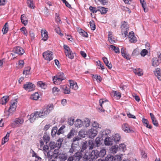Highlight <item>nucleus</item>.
I'll use <instances>...</instances> for the list:
<instances>
[{
  "label": "nucleus",
  "instance_id": "obj_1",
  "mask_svg": "<svg viewBox=\"0 0 161 161\" xmlns=\"http://www.w3.org/2000/svg\"><path fill=\"white\" fill-rule=\"evenodd\" d=\"M53 108V104H49L44 107L42 112H38L40 115V118H44L48 114Z\"/></svg>",
  "mask_w": 161,
  "mask_h": 161
},
{
  "label": "nucleus",
  "instance_id": "obj_2",
  "mask_svg": "<svg viewBox=\"0 0 161 161\" xmlns=\"http://www.w3.org/2000/svg\"><path fill=\"white\" fill-rule=\"evenodd\" d=\"M63 141L62 139H59L57 141L56 143L54 142H51L49 143V147L51 149H54L57 147L58 149L60 148L62 144V142Z\"/></svg>",
  "mask_w": 161,
  "mask_h": 161
},
{
  "label": "nucleus",
  "instance_id": "obj_3",
  "mask_svg": "<svg viewBox=\"0 0 161 161\" xmlns=\"http://www.w3.org/2000/svg\"><path fill=\"white\" fill-rule=\"evenodd\" d=\"M24 120L23 119L21 118H17L15 119L11 124V126L12 127H16L22 125L23 123Z\"/></svg>",
  "mask_w": 161,
  "mask_h": 161
},
{
  "label": "nucleus",
  "instance_id": "obj_4",
  "mask_svg": "<svg viewBox=\"0 0 161 161\" xmlns=\"http://www.w3.org/2000/svg\"><path fill=\"white\" fill-rule=\"evenodd\" d=\"M53 53L50 51L45 52L43 53V56L44 58L49 61L52 60Z\"/></svg>",
  "mask_w": 161,
  "mask_h": 161
},
{
  "label": "nucleus",
  "instance_id": "obj_5",
  "mask_svg": "<svg viewBox=\"0 0 161 161\" xmlns=\"http://www.w3.org/2000/svg\"><path fill=\"white\" fill-rule=\"evenodd\" d=\"M23 88L25 90L28 92L34 90L35 88V86L32 83L30 82H26L24 85Z\"/></svg>",
  "mask_w": 161,
  "mask_h": 161
},
{
  "label": "nucleus",
  "instance_id": "obj_6",
  "mask_svg": "<svg viewBox=\"0 0 161 161\" xmlns=\"http://www.w3.org/2000/svg\"><path fill=\"white\" fill-rule=\"evenodd\" d=\"M87 134L91 138H93L97 134V131L93 129H89L87 131Z\"/></svg>",
  "mask_w": 161,
  "mask_h": 161
},
{
  "label": "nucleus",
  "instance_id": "obj_7",
  "mask_svg": "<svg viewBox=\"0 0 161 161\" xmlns=\"http://www.w3.org/2000/svg\"><path fill=\"white\" fill-rule=\"evenodd\" d=\"M121 32L128 31L129 30V26L127 22L125 21L121 22Z\"/></svg>",
  "mask_w": 161,
  "mask_h": 161
},
{
  "label": "nucleus",
  "instance_id": "obj_8",
  "mask_svg": "<svg viewBox=\"0 0 161 161\" xmlns=\"http://www.w3.org/2000/svg\"><path fill=\"white\" fill-rule=\"evenodd\" d=\"M122 128L123 130L126 133L133 132L134 131L131 129L129 125L127 124H124L122 126Z\"/></svg>",
  "mask_w": 161,
  "mask_h": 161
},
{
  "label": "nucleus",
  "instance_id": "obj_9",
  "mask_svg": "<svg viewBox=\"0 0 161 161\" xmlns=\"http://www.w3.org/2000/svg\"><path fill=\"white\" fill-rule=\"evenodd\" d=\"M40 115L38 112H36L30 115V118L29 119L31 122L32 123L37 118H40Z\"/></svg>",
  "mask_w": 161,
  "mask_h": 161
},
{
  "label": "nucleus",
  "instance_id": "obj_10",
  "mask_svg": "<svg viewBox=\"0 0 161 161\" xmlns=\"http://www.w3.org/2000/svg\"><path fill=\"white\" fill-rule=\"evenodd\" d=\"M83 155L80 152H77L72 156L75 161H79L82 158Z\"/></svg>",
  "mask_w": 161,
  "mask_h": 161
},
{
  "label": "nucleus",
  "instance_id": "obj_11",
  "mask_svg": "<svg viewBox=\"0 0 161 161\" xmlns=\"http://www.w3.org/2000/svg\"><path fill=\"white\" fill-rule=\"evenodd\" d=\"M14 51L15 53L19 55H22L25 52L24 50L19 46H17L14 48Z\"/></svg>",
  "mask_w": 161,
  "mask_h": 161
},
{
  "label": "nucleus",
  "instance_id": "obj_12",
  "mask_svg": "<svg viewBox=\"0 0 161 161\" xmlns=\"http://www.w3.org/2000/svg\"><path fill=\"white\" fill-rule=\"evenodd\" d=\"M70 88L76 90L78 88L77 83L73 80H69Z\"/></svg>",
  "mask_w": 161,
  "mask_h": 161
},
{
  "label": "nucleus",
  "instance_id": "obj_13",
  "mask_svg": "<svg viewBox=\"0 0 161 161\" xmlns=\"http://www.w3.org/2000/svg\"><path fill=\"white\" fill-rule=\"evenodd\" d=\"M42 40H47L48 37L47 32L45 29H42L41 31Z\"/></svg>",
  "mask_w": 161,
  "mask_h": 161
},
{
  "label": "nucleus",
  "instance_id": "obj_14",
  "mask_svg": "<svg viewBox=\"0 0 161 161\" xmlns=\"http://www.w3.org/2000/svg\"><path fill=\"white\" fill-rule=\"evenodd\" d=\"M90 157L92 159H96L99 155L98 154V151L97 150H93L90 154Z\"/></svg>",
  "mask_w": 161,
  "mask_h": 161
},
{
  "label": "nucleus",
  "instance_id": "obj_15",
  "mask_svg": "<svg viewBox=\"0 0 161 161\" xmlns=\"http://www.w3.org/2000/svg\"><path fill=\"white\" fill-rule=\"evenodd\" d=\"M60 88L65 94H69L70 92V89L68 88L66 85L61 86Z\"/></svg>",
  "mask_w": 161,
  "mask_h": 161
},
{
  "label": "nucleus",
  "instance_id": "obj_16",
  "mask_svg": "<svg viewBox=\"0 0 161 161\" xmlns=\"http://www.w3.org/2000/svg\"><path fill=\"white\" fill-rule=\"evenodd\" d=\"M104 142L106 145H112L114 143V141L112 138L108 137L105 139Z\"/></svg>",
  "mask_w": 161,
  "mask_h": 161
},
{
  "label": "nucleus",
  "instance_id": "obj_17",
  "mask_svg": "<svg viewBox=\"0 0 161 161\" xmlns=\"http://www.w3.org/2000/svg\"><path fill=\"white\" fill-rule=\"evenodd\" d=\"M17 105L16 102H14L12 103L9 108L8 111L10 113H12L15 111L16 109Z\"/></svg>",
  "mask_w": 161,
  "mask_h": 161
},
{
  "label": "nucleus",
  "instance_id": "obj_18",
  "mask_svg": "<svg viewBox=\"0 0 161 161\" xmlns=\"http://www.w3.org/2000/svg\"><path fill=\"white\" fill-rule=\"evenodd\" d=\"M155 75L157 78L160 80H161V72L160 69L157 68L154 71Z\"/></svg>",
  "mask_w": 161,
  "mask_h": 161
},
{
  "label": "nucleus",
  "instance_id": "obj_19",
  "mask_svg": "<svg viewBox=\"0 0 161 161\" xmlns=\"http://www.w3.org/2000/svg\"><path fill=\"white\" fill-rule=\"evenodd\" d=\"M53 80L54 84L58 85L60 84L63 80L61 79V78H59L55 76L53 77Z\"/></svg>",
  "mask_w": 161,
  "mask_h": 161
},
{
  "label": "nucleus",
  "instance_id": "obj_20",
  "mask_svg": "<svg viewBox=\"0 0 161 161\" xmlns=\"http://www.w3.org/2000/svg\"><path fill=\"white\" fill-rule=\"evenodd\" d=\"M9 97L5 96L2 97L0 99V103L2 104H5L9 100Z\"/></svg>",
  "mask_w": 161,
  "mask_h": 161
},
{
  "label": "nucleus",
  "instance_id": "obj_21",
  "mask_svg": "<svg viewBox=\"0 0 161 161\" xmlns=\"http://www.w3.org/2000/svg\"><path fill=\"white\" fill-rule=\"evenodd\" d=\"M152 65L156 67L159 65L161 61L158 59L157 58H154L152 59Z\"/></svg>",
  "mask_w": 161,
  "mask_h": 161
},
{
  "label": "nucleus",
  "instance_id": "obj_22",
  "mask_svg": "<svg viewBox=\"0 0 161 161\" xmlns=\"http://www.w3.org/2000/svg\"><path fill=\"white\" fill-rule=\"evenodd\" d=\"M142 122L144 125L147 128L151 129L152 128V126L149 124V122L148 120L145 119H142Z\"/></svg>",
  "mask_w": 161,
  "mask_h": 161
},
{
  "label": "nucleus",
  "instance_id": "obj_23",
  "mask_svg": "<svg viewBox=\"0 0 161 161\" xmlns=\"http://www.w3.org/2000/svg\"><path fill=\"white\" fill-rule=\"evenodd\" d=\"M97 8L98 11H99L102 14H106L108 10V8L104 7H98Z\"/></svg>",
  "mask_w": 161,
  "mask_h": 161
},
{
  "label": "nucleus",
  "instance_id": "obj_24",
  "mask_svg": "<svg viewBox=\"0 0 161 161\" xmlns=\"http://www.w3.org/2000/svg\"><path fill=\"white\" fill-rule=\"evenodd\" d=\"M103 60L106 65L108 66L109 69H111L112 66V65L111 63H109L107 58L106 57H103Z\"/></svg>",
  "mask_w": 161,
  "mask_h": 161
},
{
  "label": "nucleus",
  "instance_id": "obj_25",
  "mask_svg": "<svg viewBox=\"0 0 161 161\" xmlns=\"http://www.w3.org/2000/svg\"><path fill=\"white\" fill-rule=\"evenodd\" d=\"M133 72L136 75L138 76H141L143 74L142 70L140 68L134 69Z\"/></svg>",
  "mask_w": 161,
  "mask_h": 161
},
{
  "label": "nucleus",
  "instance_id": "obj_26",
  "mask_svg": "<svg viewBox=\"0 0 161 161\" xmlns=\"http://www.w3.org/2000/svg\"><path fill=\"white\" fill-rule=\"evenodd\" d=\"M106 151L104 148H102L100 150L99 152L98 151V154L99 155V157H103L106 154Z\"/></svg>",
  "mask_w": 161,
  "mask_h": 161
},
{
  "label": "nucleus",
  "instance_id": "obj_27",
  "mask_svg": "<svg viewBox=\"0 0 161 161\" xmlns=\"http://www.w3.org/2000/svg\"><path fill=\"white\" fill-rule=\"evenodd\" d=\"M128 38L130 40H137V38L134 35V33L133 31L130 32Z\"/></svg>",
  "mask_w": 161,
  "mask_h": 161
},
{
  "label": "nucleus",
  "instance_id": "obj_28",
  "mask_svg": "<svg viewBox=\"0 0 161 161\" xmlns=\"http://www.w3.org/2000/svg\"><path fill=\"white\" fill-rule=\"evenodd\" d=\"M109 47L112 50L114 51L115 53H120L119 49V47L113 45H109Z\"/></svg>",
  "mask_w": 161,
  "mask_h": 161
},
{
  "label": "nucleus",
  "instance_id": "obj_29",
  "mask_svg": "<svg viewBox=\"0 0 161 161\" xmlns=\"http://www.w3.org/2000/svg\"><path fill=\"white\" fill-rule=\"evenodd\" d=\"M21 20L22 23L25 26L27 24V20L26 19V17L24 14H22L21 15Z\"/></svg>",
  "mask_w": 161,
  "mask_h": 161
},
{
  "label": "nucleus",
  "instance_id": "obj_30",
  "mask_svg": "<svg viewBox=\"0 0 161 161\" xmlns=\"http://www.w3.org/2000/svg\"><path fill=\"white\" fill-rule=\"evenodd\" d=\"M90 120L88 118H86L84 119L83 124L85 127H87L90 125Z\"/></svg>",
  "mask_w": 161,
  "mask_h": 161
},
{
  "label": "nucleus",
  "instance_id": "obj_31",
  "mask_svg": "<svg viewBox=\"0 0 161 161\" xmlns=\"http://www.w3.org/2000/svg\"><path fill=\"white\" fill-rule=\"evenodd\" d=\"M113 137L112 139H113L114 142H119L120 140V136L119 134H115L113 136Z\"/></svg>",
  "mask_w": 161,
  "mask_h": 161
},
{
  "label": "nucleus",
  "instance_id": "obj_32",
  "mask_svg": "<svg viewBox=\"0 0 161 161\" xmlns=\"http://www.w3.org/2000/svg\"><path fill=\"white\" fill-rule=\"evenodd\" d=\"M27 4L28 6L32 9H34L35 7L33 0H27Z\"/></svg>",
  "mask_w": 161,
  "mask_h": 161
},
{
  "label": "nucleus",
  "instance_id": "obj_33",
  "mask_svg": "<svg viewBox=\"0 0 161 161\" xmlns=\"http://www.w3.org/2000/svg\"><path fill=\"white\" fill-rule=\"evenodd\" d=\"M58 158L63 161H65L67 159V157L65 154L59 153L58 154Z\"/></svg>",
  "mask_w": 161,
  "mask_h": 161
},
{
  "label": "nucleus",
  "instance_id": "obj_34",
  "mask_svg": "<svg viewBox=\"0 0 161 161\" xmlns=\"http://www.w3.org/2000/svg\"><path fill=\"white\" fill-rule=\"evenodd\" d=\"M9 133L8 132L6 136L2 139V145H3L6 142L8 141V137L9 136Z\"/></svg>",
  "mask_w": 161,
  "mask_h": 161
},
{
  "label": "nucleus",
  "instance_id": "obj_35",
  "mask_svg": "<svg viewBox=\"0 0 161 161\" xmlns=\"http://www.w3.org/2000/svg\"><path fill=\"white\" fill-rule=\"evenodd\" d=\"M75 125L76 127H80L82 126V121L80 119H77L75 122Z\"/></svg>",
  "mask_w": 161,
  "mask_h": 161
},
{
  "label": "nucleus",
  "instance_id": "obj_36",
  "mask_svg": "<svg viewBox=\"0 0 161 161\" xmlns=\"http://www.w3.org/2000/svg\"><path fill=\"white\" fill-rule=\"evenodd\" d=\"M114 156L109 154L107 155V156L105 158V161H115Z\"/></svg>",
  "mask_w": 161,
  "mask_h": 161
},
{
  "label": "nucleus",
  "instance_id": "obj_37",
  "mask_svg": "<svg viewBox=\"0 0 161 161\" xmlns=\"http://www.w3.org/2000/svg\"><path fill=\"white\" fill-rule=\"evenodd\" d=\"M39 97V96L38 93L37 92H36L31 95V98L33 100H36Z\"/></svg>",
  "mask_w": 161,
  "mask_h": 161
},
{
  "label": "nucleus",
  "instance_id": "obj_38",
  "mask_svg": "<svg viewBox=\"0 0 161 161\" xmlns=\"http://www.w3.org/2000/svg\"><path fill=\"white\" fill-rule=\"evenodd\" d=\"M65 54L66 56L68 57L69 58L72 59L74 58V56L73 55V53L71 51L68 53L65 52Z\"/></svg>",
  "mask_w": 161,
  "mask_h": 161
},
{
  "label": "nucleus",
  "instance_id": "obj_39",
  "mask_svg": "<svg viewBox=\"0 0 161 161\" xmlns=\"http://www.w3.org/2000/svg\"><path fill=\"white\" fill-rule=\"evenodd\" d=\"M118 146H113L110 149V151L112 153H116L118 151Z\"/></svg>",
  "mask_w": 161,
  "mask_h": 161
},
{
  "label": "nucleus",
  "instance_id": "obj_40",
  "mask_svg": "<svg viewBox=\"0 0 161 161\" xmlns=\"http://www.w3.org/2000/svg\"><path fill=\"white\" fill-rule=\"evenodd\" d=\"M75 133L76 132L74 130H71L67 135V138L69 139L71 138L72 136H74Z\"/></svg>",
  "mask_w": 161,
  "mask_h": 161
},
{
  "label": "nucleus",
  "instance_id": "obj_41",
  "mask_svg": "<svg viewBox=\"0 0 161 161\" xmlns=\"http://www.w3.org/2000/svg\"><path fill=\"white\" fill-rule=\"evenodd\" d=\"M52 92L54 95L57 94L60 91V89L57 87H54L52 88Z\"/></svg>",
  "mask_w": 161,
  "mask_h": 161
},
{
  "label": "nucleus",
  "instance_id": "obj_42",
  "mask_svg": "<svg viewBox=\"0 0 161 161\" xmlns=\"http://www.w3.org/2000/svg\"><path fill=\"white\" fill-rule=\"evenodd\" d=\"M8 23H6L3 28L2 30V31L3 32V34H5L8 32Z\"/></svg>",
  "mask_w": 161,
  "mask_h": 161
},
{
  "label": "nucleus",
  "instance_id": "obj_43",
  "mask_svg": "<svg viewBox=\"0 0 161 161\" xmlns=\"http://www.w3.org/2000/svg\"><path fill=\"white\" fill-rule=\"evenodd\" d=\"M31 69V68L29 67H28L25 68L24 70L23 71V74L25 75L29 74Z\"/></svg>",
  "mask_w": 161,
  "mask_h": 161
},
{
  "label": "nucleus",
  "instance_id": "obj_44",
  "mask_svg": "<svg viewBox=\"0 0 161 161\" xmlns=\"http://www.w3.org/2000/svg\"><path fill=\"white\" fill-rule=\"evenodd\" d=\"M102 140L101 137H98L96 138L95 139V143L97 147H98L99 145L101 144V141Z\"/></svg>",
  "mask_w": 161,
  "mask_h": 161
},
{
  "label": "nucleus",
  "instance_id": "obj_45",
  "mask_svg": "<svg viewBox=\"0 0 161 161\" xmlns=\"http://www.w3.org/2000/svg\"><path fill=\"white\" fill-rule=\"evenodd\" d=\"M90 25L91 29L92 30H94L95 29L96 27L95 24L93 20H92L90 22Z\"/></svg>",
  "mask_w": 161,
  "mask_h": 161
},
{
  "label": "nucleus",
  "instance_id": "obj_46",
  "mask_svg": "<svg viewBox=\"0 0 161 161\" xmlns=\"http://www.w3.org/2000/svg\"><path fill=\"white\" fill-rule=\"evenodd\" d=\"M56 76H57V77H58L59 78H61V79L63 80H64L66 78V77L64 76V74L62 72H59L58 73L57 75Z\"/></svg>",
  "mask_w": 161,
  "mask_h": 161
},
{
  "label": "nucleus",
  "instance_id": "obj_47",
  "mask_svg": "<svg viewBox=\"0 0 161 161\" xmlns=\"http://www.w3.org/2000/svg\"><path fill=\"white\" fill-rule=\"evenodd\" d=\"M57 127H54L51 131V135L52 136H55L56 134H57Z\"/></svg>",
  "mask_w": 161,
  "mask_h": 161
},
{
  "label": "nucleus",
  "instance_id": "obj_48",
  "mask_svg": "<svg viewBox=\"0 0 161 161\" xmlns=\"http://www.w3.org/2000/svg\"><path fill=\"white\" fill-rule=\"evenodd\" d=\"M43 139L44 142H46V143L47 144L49 141L50 137L49 136L47 135H45L43 136Z\"/></svg>",
  "mask_w": 161,
  "mask_h": 161
},
{
  "label": "nucleus",
  "instance_id": "obj_49",
  "mask_svg": "<svg viewBox=\"0 0 161 161\" xmlns=\"http://www.w3.org/2000/svg\"><path fill=\"white\" fill-rule=\"evenodd\" d=\"M92 77L95 78L97 81L98 82H100L102 80V79L100 76H98L97 75H93Z\"/></svg>",
  "mask_w": 161,
  "mask_h": 161
},
{
  "label": "nucleus",
  "instance_id": "obj_50",
  "mask_svg": "<svg viewBox=\"0 0 161 161\" xmlns=\"http://www.w3.org/2000/svg\"><path fill=\"white\" fill-rule=\"evenodd\" d=\"M112 93L114 96L118 97L119 99L121 97V93L117 91H113L112 92Z\"/></svg>",
  "mask_w": 161,
  "mask_h": 161
},
{
  "label": "nucleus",
  "instance_id": "obj_51",
  "mask_svg": "<svg viewBox=\"0 0 161 161\" xmlns=\"http://www.w3.org/2000/svg\"><path fill=\"white\" fill-rule=\"evenodd\" d=\"M55 20L56 22L58 24H61V21L59 17V15L58 13L56 14Z\"/></svg>",
  "mask_w": 161,
  "mask_h": 161
},
{
  "label": "nucleus",
  "instance_id": "obj_52",
  "mask_svg": "<svg viewBox=\"0 0 161 161\" xmlns=\"http://www.w3.org/2000/svg\"><path fill=\"white\" fill-rule=\"evenodd\" d=\"M83 160L84 161H86L89 160L91 158L90 155L88 156L86 154L84 153L83 156Z\"/></svg>",
  "mask_w": 161,
  "mask_h": 161
},
{
  "label": "nucleus",
  "instance_id": "obj_53",
  "mask_svg": "<svg viewBox=\"0 0 161 161\" xmlns=\"http://www.w3.org/2000/svg\"><path fill=\"white\" fill-rule=\"evenodd\" d=\"M30 36L31 37V40H34L36 36L34 34L33 32L32 31H30L29 32Z\"/></svg>",
  "mask_w": 161,
  "mask_h": 161
},
{
  "label": "nucleus",
  "instance_id": "obj_54",
  "mask_svg": "<svg viewBox=\"0 0 161 161\" xmlns=\"http://www.w3.org/2000/svg\"><path fill=\"white\" fill-rule=\"evenodd\" d=\"M99 103H100V105L101 107L103 108L102 105L103 106L104 108H106V103L103 101V99H101L99 100Z\"/></svg>",
  "mask_w": 161,
  "mask_h": 161
},
{
  "label": "nucleus",
  "instance_id": "obj_55",
  "mask_svg": "<svg viewBox=\"0 0 161 161\" xmlns=\"http://www.w3.org/2000/svg\"><path fill=\"white\" fill-rule=\"evenodd\" d=\"M89 9L90 11L93 13H96L98 11V9H97L95 7L92 6H90Z\"/></svg>",
  "mask_w": 161,
  "mask_h": 161
},
{
  "label": "nucleus",
  "instance_id": "obj_56",
  "mask_svg": "<svg viewBox=\"0 0 161 161\" xmlns=\"http://www.w3.org/2000/svg\"><path fill=\"white\" fill-rule=\"evenodd\" d=\"M68 121L69 124L72 125L74 123V119L72 118H69L68 119Z\"/></svg>",
  "mask_w": 161,
  "mask_h": 161
},
{
  "label": "nucleus",
  "instance_id": "obj_57",
  "mask_svg": "<svg viewBox=\"0 0 161 161\" xmlns=\"http://www.w3.org/2000/svg\"><path fill=\"white\" fill-rule=\"evenodd\" d=\"M88 144L89 149H93L94 146V144L93 142L92 141H89L88 142Z\"/></svg>",
  "mask_w": 161,
  "mask_h": 161
},
{
  "label": "nucleus",
  "instance_id": "obj_58",
  "mask_svg": "<svg viewBox=\"0 0 161 161\" xmlns=\"http://www.w3.org/2000/svg\"><path fill=\"white\" fill-rule=\"evenodd\" d=\"M75 146L74 145V143H72L71 145V147L69 151V153H73V152L75 151Z\"/></svg>",
  "mask_w": 161,
  "mask_h": 161
},
{
  "label": "nucleus",
  "instance_id": "obj_59",
  "mask_svg": "<svg viewBox=\"0 0 161 161\" xmlns=\"http://www.w3.org/2000/svg\"><path fill=\"white\" fill-rule=\"evenodd\" d=\"M64 48L65 50V51L64 52L65 53V52L68 53L71 51L70 49V48L69 47L66 45H64Z\"/></svg>",
  "mask_w": 161,
  "mask_h": 161
},
{
  "label": "nucleus",
  "instance_id": "obj_60",
  "mask_svg": "<svg viewBox=\"0 0 161 161\" xmlns=\"http://www.w3.org/2000/svg\"><path fill=\"white\" fill-rule=\"evenodd\" d=\"M79 135L80 137H85V131L84 130H81L79 132Z\"/></svg>",
  "mask_w": 161,
  "mask_h": 161
},
{
  "label": "nucleus",
  "instance_id": "obj_61",
  "mask_svg": "<svg viewBox=\"0 0 161 161\" xmlns=\"http://www.w3.org/2000/svg\"><path fill=\"white\" fill-rule=\"evenodd\" d=\"M141 5H142V8H143L144 9V11L145 12H147L148 9V8H146V3L145 2L143 3H142V4H141Z\"/></svg>",
  "mask_w": 161,
  "mask_h": 161
},
{
  "label": "nucleus",
  "instance_id": "obj_62",
  "mask_svg": "<svg viewBox=\"0 0 161 161\" xmlns=\"http://www.w3.org/2000/svg\"><path fill=\"white\" fill-rule=\"evenodd\" d=\"M147 53V50L144 49L142 50L140 54L142 56H145Z\"/></svg>",
  "mask_w": 161,
  "mask_h": 161
},
{
  "label": "nucleus",
  "instance_id": "obj_63",
  "mask_svg": "<svg viewBox=\"0 0 161 161\" xmlns=\"http://www.w3.org/2000/svg\"><path fill=\"white\" fill-rule=\"evenodd\" d=\"M152 120L153 123L154 125L156 126H158V124L156 118L153 119Z\"/></svg>",
  "mask_w": 161,
  "mask_h": 161
},
{
  "label": "nucleus",
  "instance_id": "obj_64",
  "mask_svg": "<svg viewBox=\"0 0 161 161\" xmlns=\"http://www.w3.org/2000/svg\"><path fill=\"white\" fill-rule=\"evenodd\" d=\"M111 132V131L110 130L106 129L104 131H103V135H107L110 133Z\"/></svg>",
  "mask_w": 161,
  "mask_h": 161
}]
</instances>
